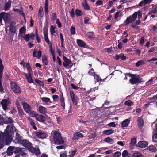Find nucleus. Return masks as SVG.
Segmentation results:
<instances>
[{
    "label": "nucleus",
    "mask_w": 157,
    "mask_h": 157,
    "mask_svg": "<svg viewBox=\"0 0 157 157\" xmlns=\"http://www.w3.org/2000/svg\"><path fill=\"white\" fill-rule=\"evenodd\" d=\"M157 6H155V8L153 10H152L151 11H149L148 13L149 15H150L152 13L155 14L157 12Z\"/></svg>",
    "instance_id": "nucleus-41"
},
{
    "label": "nucleus",
    "mask_w": 157,
    "mask_h": 157,
    "mask_svg": "<svg viewBox=\"0 0 157 157\" xmlns=\"http://www.w3.org/2000/svg\"><path fill=\"white\" fill-rule=\"evenodd\" d=\"M39 111L41 113H44L46 112V108L43 106L39 107Z\"/></svg>",
    "instance_id": "nucleus-39"
},
{
    "label": "nucleus",
    "mask_w": 157,
    "mask_h": 157,
    "mask_svg": "<svg viewBox=\"0 0 157 157\" xmlns=\"http://www.w3.org/2000/svg\"><path fill=\"white\" fill-rule=\"evenodd\" d=\"M57 18V16L56 13H54L52 14L51 18V21L52 22H54L55 20Z\"/></svg>",
    "instance_id": "nucleus-47"
},
{
    "label": "nucleus",
    "mask_w": 157,
    "mask_h": 157,
    "mask_svg": "<svg viewBox=\"0 0 157 157\" xmlns=\"http://www.w3.org/2000/svg\"><path fill=\"white\" fill-rule=\"evenodd\" d=\"M147 149L152 152H155L156 151V148L153 145L149 146Z\"/></svg>",
    "instance_id": "nucleus-29"
},
{
    "label": "nucleus",
    "mask_w": 157,
    "mask_h": 157,
    "mask_svg": "<svg viewBox=\"0 0 157 157\" xmlns=\"http://www.w3.org/2000/svg\"><path fill=\"white\" fill-rule=\"evenodd\" d=\"M124 105L128 106H132L134 105V102L131 100H128L125 102Z\"/></svg>",
    "instance_id": "nucleus-34"
},
{
    "label": "nucleus",
    "mask_w": 157,
    "mask_h": 157,
    "mask_svg": "<svg viewBox=\"0 0 157 157\" xmlns=\"http://www.w3.org/2000/svg\"><path fill=\"white\" fill-rule=\"evenodd\" d=\"M56 23L57 24L59 28H60L62 27V24L59 19H57Z\"/></svg>",
    "instance_id": "nucleus-57"
},
{
    "label": "nucleus",
    "mask_w": 157,
    "mask_h": 157,
    "mask_svg": "<svg viewBox=\"0 0 157 157\" xmlns=\"http://www.w3.org/2000/svg\"><path fill=\"white\" fill-rule=\"evenodd\" d=\"M104 141L109 144H113L114 143V140L113 139L109 137L105 138Z\"/></svg>",
    "instance_id": "nucleus-28"
},
{
    "label": "nucleus",
    "mask_w": 157,
    "mask_h": 157,
    "mask_svg": "<svg viewBox=\"0 0 157 157\" xmlns=\"http://www.w3.org/2000/svg\"><path fill=\"white\" fill-rule=\"evenodd\" d=\"M95 4L97 5H100L103 4V1L101 0H98L96 2Z\"/></svg>",
    "instance_id": "nucleus-64"
},
{
    "label": "nucleus",
    "mask_w": 157,
    "mask_h": 157,
    "mask_svg": "<svg viewBox=\"0 0 157 157\" xmlns=\"http://www.w3.org/2000/svg\"><path fill=\"white\" fill-rule=\"evenodd\" d=\"M114 132V130L113 129H108L104 131L103 133L104 134L109 135L112 134Z\"/></svg>",
    "instance_id": "nucleus-27"
},
{
    "label": "nucleus",
    "mask_w": 157,
    "mask_h": 157,
    "mask_svg": "<svg viewBox=\"0 0 157 157\" xmlns=\"http://www.w3.org/2000/svg\"><path fill=\"white\" fill-rule=\"evenodd\" d=\"M136 143V138H132L130 142V146H133L135 145Z\"/></svg>",
    "instance_id": "nucleus-38"
},
{
    "label": "nucleus",
    "mask_w": 157,
    "mask_h": 157,
    "mask_svg": "<svg viewBox=\"0 0 157 157\" xmlns=\"http://www.w3.org/2000/svg\"><path fill=\"white\" fill-rule=\"evenodd\" d=\"M94 33L92 32H90L87 34V36L89 38H92L94 37Z\"/></svg>",
    "instance_id": "nucleus-50"
},
{
    "label": "nucleus",
    "mask_w": 157,
    "mask_h": 157,
    "mask_svg": "<svg viewBox=\"0 0 157 157\" xmlns=\"http://www.w3.org/2000/svg\"><path fill=\"white\" fill-rule=\"evenodd\" d=\"M11 87L12 91L16 94H18L21 92L20 87L15 82L11 83Z\"/></svg>",
    "instance_id": "nucleus-5"
},
{
    "label": "nucleus",
    "mask_w": 157,
    "mask_h": 157,
    "mask_svg": "<svg viewBox=\"0 0 157 157\" xmlns=\"http://www.w3.org/2000/svg\"><path fill=\"white\" fill-rule=\"evenodd\" d=\"M142 15L141 11L140 10L135 12L132 16H130L127 17L124 22L125 25H126L134 21L136 18L137 15L138 19H140L142 17Z\"/></svg>",
    "instance_id": "nucleus-2"
},
{
    "label": "nucleus",
    "mask_w": 157,
    "mask_h": 157,
    "mask_svg": "<svg viewBox=\"0 0 157 157\" xmlns=\"http://www.w3.org/2000/svg\"><path fill=\"white\" fill-rule=\"evenodd\" d=\"M60 37L61 41V44H64V39L63 34L62 33H60Z\"/></svg>",
    "instance_id": "nucleus-56"
},
{
    "label": "nucleus",
    "mask_w": 157,
    "mask_h": 157,
    "mask_svg": "<svg viewBox=\"0 0 157 157\" xmlns=\"http://www.w3.org/2000/svg\"><path fill=\"white\" fill-rule=\"evenodd\" d=\"M27 150L25 148L16 147L14 152L18 153L22 156L23 157H26L27 156Z\"/></svg>",
    "instance_id": "nucleus-4"
},
{
    "label": "nucleus",
    "mask_w": 157,
    "mask_h": 157,
    "mask_svg": "<svg viewBox=\"0 0 157 157\" xmlns=\"http://www.w3.org/2000/svg\"><path fill=\"white\" fill-rule=\"evenodd\" d=\"M21 144L27 148L29 151H31V148L33 147L32 144L28 140L25 139L23 140Z\"/></svg>",
    "instance_id": "nucleus-7"
},
{
    "label": "nucleus",
    "mask_w": 157,
    "mask_h": 157,
    "mask_svg": "<svg viewBox=\"0 0 157 157\" xmlns=\"http://www.w3.org/2000/svg\"><path fill=\"white\" fill-rule=\"evenodd\" d=\"M121 153L119 151H117L113 153V157H119L121 156Z\"/></svg>",
    "instance_id": "nucleus-59"
},
{
    "label": "nucleus",
    "mask_w": 157,
    "mask_h": 157,
    "mask_svg": "<svg viewBox=\"0 0 157 157\" xmlns=\"http://www.w3.org/2000/svg\"><path fill=\"white\" fill-rule=\"evenodd\" d=\"M67 152L66 151H64L63 153H61L60 154V157H67Z\"/></svg>",
    "instance_id": "nucleus-63"
},
{
    "label": "nucleus",
    "mask_w": 157,
    "mask_h": 157,
    "mask_svg": "<svg viewBox=\"0 0 157 157\" xmlns=\"http://www.w3.org/2000/svg\"><path fill=\"white\" fill-rule=\"evenodd\" d=\"M50 49L51 51V53L52 56H55V52L54 50L52 49V47L51 44L50 45Z\"/></svg>",
    "instance_id": "nucleus-53"
},
{
    "label": "nucleus",
    "mask_w": 157,
    "mask_h": 157,
    "mask_svg": "<svg viewBox=\"0 0 157 157\" xmlns=\"http://www.w3.org/2000/svg\"><path fill=\"white\" fill-rule=\"evenodd\" d=\"M136 74H134V76L132 77L129 80V82L132 85L136 84L138 85V77H139V75L136 76Z\"/></svg>",
    "instance_id": "nucleus-9"
},
{
    "label": "nucleus",
    "mask_w": 157,
    "mask_h": 157,
    "mask_svg": "<svg viewBox=\"0 0 157 157\" xmlns=\"http://www.w3.org/2000/svg\"><path fill=\"white\" fill-rule=\"evenodd\" d=\"M70 30L71 35H74L75 33V29L74 27L72 26Z\"/></svg>",
    "instance_id": "nucleus-48"
},
{
    "label": "nucleus",
    "mask_w": 157,
    "mask_h": 157,
    "mask_svg": "<svg viewBox=\"0 0 157 157\" xmlns=\"http://www.w3.org/2000/svg\"><path fill=\"white\" fill-rule=\"evenodd\" d=\"M48 59L47 57L45 56H43L42 57V61L44 64L46 65L48 64Z\"/></svg>",
    "instance_id": "nucleus-40"
},
{
    "label": "nucleus",
    "mask_w": 157,
    "mask_h": 157,
    "mask_svg": "<svg viewBox=\"0 0 157 157\" xmlns=\"http://www.w3.org/2000/svg\"><path fill=\"white\" fill-rule=\"evenodd\" d=\"M138 124L139 127H141L143 126L144 125L143 120L141 119H138Z\"/></svg>",
    "instance_id": "nucleus-44"
},
{
    "label": "nucleus",
    "mask_w": 157,
    "mask_h": 157,
    "mask_svg": "<svg viewBox=\"0 0 157 157\" xmlns=\"http://www.w3.org/2000/svg\"><path fill=\"white\" fill-rule=\"evenodd\" d=\"M70 14L71 17L73 18L75 17V12L74 9L72 8L71 11L70 12Z\"/></svg>",
    "instance_id": "nucleus-51"
},
{
    "label": "nucleus",
    "mask_w": 157,
    "mask_h": 157,
    "mask_svg": "<svg viewBox=\"0 0 157 157\" xmlns=\"http://www.w3.org/2000/svg\"><path fill=\"white\" fill-rule=\"evenodd\" d=\"M120 58L121 60H124L126 59V57L124 55V54H120Z\"/></svg>",
    "instance_id": "nucleus-58"
},
{
    "label": "nucleus",
    "mask_w": 157,
    "mask_h": 157,
    "mask_svg": "<svg viewBox=\"0 0 157 157\" xmlns=\"http://www.w3.org/2000/svg\"><path fill=\"white\" fill-rule=\"evenodd\" d=\"M70 95L71 100L74 99H78V97L75 95L74 92L71 90L70 91Z\"/></svg>",
    "instance_id": "nucleus-30"
},
{
    "label": "nucleus",
    "mask_w": 157,
    "mask_h": 157,
    "mask_svg": "<svg viewBox=\"0 0 157 157\" xmlns=\"http://www.w3.org/2000/svg\"><path fill=\"white\" fill-rule=\"evenodd\" d=\"M128 155V153L126 150H124L122 153V157H126Z\"/></svg>",
    "instance_id": "nucleus-52"
},
{
    "label": "nucleus",
    "mask_w": 157,
    "mask_h": 157,
    "mask_svg": "<svg viewBox=\"0 0 157 157\" xmlns=\"http://www.w3.org/2000/svg\"><path fill=\"white\" fill-rule=\"evenodd\" d=\"M51 134L53 136V139L56 144H62L64 143V140L61 134L58 131H53Z\"/></svg>",
    "instance_id": "nucleus-3"
},
{
    "label": "nucleus",
    "mask_w": 157,
    "mask_h": 157,
    "mask_svg": "<svg viewBox=\"0 0 157 157\" xmlns=\"http://www.w3.org/2000/svg\"><path fill=\"white\" fill-rule=\"evenodd\" d=\"M10 104V101L8 99H3L1 102V104L3 108V109L5 111L7 110L8 109V106Z\"/></svg>",
    "instance_id": "nucleus-8"
},
{
    "label": "nucleus",
    "mask_w": 157,
    "mask_h": 157,
    "mask_svg": "<svg viewBox=\"0 0 157 157\" xmlns=\"http://www.w3.org/2000/svg\"><path fill=\"white\" fill-rule=\"evenodd\" d=\"M144 63H145L144 60H140L138 61L136 63V67H138L139 66L143 65Z\"/></svg>",
    "instance_id": "nucleus-43"
},
{
    "label": "nucleus",
    "mask_w": 157,
    "mask_h": 157,
    "mask_svg": "<svg viewBox=\"0 0 157 157\" xmlns=\"http://www.w3.org/2000/svg\"><path fill=\"white\" fill-rule=\"evenodd\" d=\"M55 27L53 25L51 26L50 29V31L51 35H53L54 33H56L55 30Z\"/></svg>",
    "instance_id": "nucleus-45"
},
{
    "label": "nucleus",
    "mask_w": 157,
    "mask_h": 157,
    "mask_svg": "<svg viewBox=\"0 0 157 157\" xmlns=\"http://www.w3.org/2000/svg\"><path fill=\"white\" fill-rule=\"evenodd\" d=\"M48 0H45L44 3V12L46 15V16L48 17Z\"/></svg>",
    "instance_id": "nucleus-24"
},
{
    "label": "nucleus",
    "mask_w": 157,
    "mask_h": 157,
    "mask_svg": "<svg viewBox=\"0 0 157 157\" xmlns=\"http://www.w3.org/2000/svg\"><path fill=\"white\" fill-rule=\"evenodd\" d=\"M26 67L27 69V71L28 72V73H31V68L30 65L29 63H27L26 64Z\"/></svg>",
    "instance_id": "nucleus-46"
},
{
    "label": "nucleus",
    "mask_w": 157,
    "mask_h": 157,
    "mask_svg": "<svg viewBox=\"0 0 157 157\" xmlns=\"http://www.w3.org/2000/svg\"><path fill=\"white\" fill-rule=\"evenodd\" d=\"M13 122V120L10 117H8L4 120V122L6 124L11 123Z\"/></svg>",
    "instance_id": "nucleus-36"
},
{
    "label": "nucleus",
    "mask_w": 157,
    "mask_h": 157,
    "mask_svg": "<svg viewBox=\"0 0 157 157\" xmlns=\"http://www.w3.org/2000/svg\"><path fill=\"white\" fill-rule=\"evenodd\" d=\"M15 140L16 142H17L20 144L21 143L22 140H21V136L18 133H16Z\"/></svg>",
    "instance_id": "nucleus-25"
},
{
    "label": "nucleus",
    "mask_w": 157,
    "mask_h": 157,
    "mask_svg": "<svg viewBox=\"0 0 157 157\" xmlns=\"http://www.w3.org/2000/svg\"><path fill=\"white\" fill-rule=\"evenodd\" d=\"M34 134L38 137L42 139L46 138L47 135V134L44 133L43 131H40L39 132H34Z\"/></svg>",
    "instance_id": "nucleus-11"
},
{
    "label": "nucleus",
    "mask_w": 157,
    "mask_h": 157,
    "mask_svg": "<svg viewBox=\"0 0 157 157\" xmlns=\"http://www.w3.org/2000/svg\"><path fill=\"white\" fill-rule=\"evenodd\" d=\"M11 6L10 2H8L5 5L4 9L5 10H7Z\"/></svg>",
    "instance_id": "nucleus-42"
},
{
    "label": "nucleus",
    "mask_w": 157,
    "mask_h": 157,
    "mask_svg": "<svg viewBox=\"0 0 157 157\" xmlns=\"http://www.w3.org/2000/svg\"><path fill=\"white\" fill-rule=\"evenodd\" d=\"M148 145V142L145 141H139L137 144V145L141 148L146 147Z\"/></svg>",
    "instance_id": "nucleus-18"
},
{
    "label": "nucleus",
    "mask_w": 157,
    "mask_h": 157,
    "mask_svg": "<svg viewBox=\"0 0 157 157\" xmlns=\"http://www.w3.org/2000/svg\"><path fill=\"white\" fill-rule=\"evenodd\" d=\"M16 147L14 146H9L7 150V155H11L13 153V150L15 151Z\"/></svg>",
    "instance_id": "nucleus-21"
},
{
    "label": "nucleus",
    "mask_w": 157,
    "mask_h": 157,
    "mask_svg": "<svg viewBox=\"0 0 157 157\" xmlns=\"http://www.w3.org/2000/svg\"><path fill=\"white\" fill-rule=\"evenodd\" d=\"M75 15L77 17L82 16L83 15V13L81 10L79 9H76L75 10Z\"/></svg>",
    "instance_id": "nucleus-31"
},
{
    "label": "nucleus",
    "mask_w": 157,
    "mask_h": 157,
    "mask_svg": "<svg viewBox=\"0 0 157 157\" xmlns=\"http://www.w3.org/2000/svg\"><path fill=\"white\" fill-rule=\"evenodd\" d=\"M130 123V120L128 119H126L124 120L122 123L121 127H127Z\"/></svg>",
    "instance_id": "nucleus-26"
},
{
    "label": "nucleus",
    "mask_w": 157,
    "mask_h": 157,
    "mask_svg": "<svg viewBox=\"0 0 157 157\" xmlns=\"http://www.w3.org/2000/svg\"><path fill=\"white\" fill-rule=\"evenodd\" d=\"M31 150L29 151L32 153H34L36 155H38L40 154V150L37 147L34 148L32 147Z\"/></svg>",
    "instance_id": "nucleus-20"
},
{
    "label": "nucleus",
    "mask_w": 157,
    "mask_h": 157,
    "mask_svg": "<svg viewBox=\"0 0 157 157\" xmlns=\"http://www.w3.org/2000/svg\"><path fill=\"white\" fill-rule=\"evenodd\" d=\"M26 78L28 82L29 83L33 82V81L31 77V73H28V76Z\"/></svg>",
    "instance_id": "nucleus-35"
},
{
    "label": "nucleus",
    "mask_w": 157,
    "mask_h": 157,
    "mask_svg": "<svg viewBox=\"0 0 157 157\" xmlns=\"http://www.w3.org/2000/svg\"><path fill=\"white\" fill-rule=\"evenodd\" d=\"M43 8L41 6L40 7L38 11V16L40 17H42L43 14L42 12L43 11Z\"/></svg>",
    "instance_id": "nucleus-49"
},
{
    "label": "nucleus",
    "mask_w": 157,
    "mask_h": 157,
    "mask_svg": "<svg viewBox=\"0 0 157 157\" xmlns=\"http://www.w3.org/2000/svg\"><path fill=\"white\" fill-rule=\"evenodd\" d=\"M132 157H144V156L141 153L137 152L133 154Z\"/></svg>",
    "instance_id": "nucleus-33"
},
{
    "label": "nucleus",
    "mask_w": 157,
    "mask_h": 157,
    "mask_svg": "<svg viewBox=\"0 0 157 157\" xmlns=\"http://www.w3.org/2000/svg\"><path fill=\"white\" fill-rule=\"evenodd\" d=\"M30 35L28 34L25 35L24 39L26 41L28 42L29 40Z\"/></svg>",
    "instance_id": "nucleus-60"
},
{
    "label": "nucleus",
    "mask_w": 157,
    "mask_h": 157,
    "mask_svg": "<svg viewBox=\"0 0 157 157\" xmlns=\"http://www.w3.org/2000/svg\"><path fill=\"white\" fill-rule=\"evenodd\" d=\"M32 113L36 117V119L39 121L41 122H44V117L41 115H37L36 114V112L33 111Z\"/></svg>",
    "instance_id": "nucleus-16"
},
{
    "label": "nucleus",
    "mask_w": 157,
    "mask_h": 157,
    "mask_svg": "<svg viewBox=\"0 0 157 157\" xmlns=\"http://www.w3.org/2000/svg\"><path fill=\"white\" fill-rule=\"evenodd\" d=\"M71 87L74 89L75 90H78L79 89V87L78 86H76L73 83H71Z\"/></svg>",
    "instance_id": "nucleus-62"
},
{
    "label": "nucleus",
    "mask_w": 157,
    "mask_h": 157,
    "mask_svg": "<svg viewBox=\"0 0 157 157\" xmlns=\"http://www.w3.org/2000/svg\"><path fill=\"white\" fill-rule=\"evenodd\" d=\"M22 105L25 111L27 113H29L31 107L25 102H23Z\"/></svg>",
    "instance_id": "nucleus-23"
},
{
    "label": "nucleus",
    "mask_w": 157,
    "mask_h": 157,
    "mask_svg": "<svg viewBox=\"0 0 157 157\" xmlns=\"http://www.w3.org/2000/svg\"><path fill=\"white\" fill-rule=\"evenodd\" d=\"M48 22L46 23L45 26L43 29V33L44 36V39L46 42L49 44V41L48 37Z\"/></svg>",
    "instance_id": "nucleus-6"
},
{
    "label": "nucleus",
    "mask_w": 157,
    "mask_h": 157,
    "mask_svg": "<svg viewBox=\"0 0 157 157\" xmlns=\"http://www.w3.org/2000/svg\"><path fill=\"white\" fill-rule=\"evenodd\" d=\"M13 132V128L12 126H7L4 133L0 132V150L2 147L1 142H10L12 140L11 136Z\"/></svg>",
    "instance_id": "nucleus-1"
},
{
    "label": "nucleus",
    "mask_w": 157,
    "mask_h": 157,
    "mask_svg": "<svg viewBox=\"0 0 157 157\" xmlns=\"http://www.w3.org/2000/svg\"><path fill=\"white\" fill-rule=\"evenodd\" d=\"M63 59L64 61L63 63V64L64 67H68L69 66L70 64H71V61L70 60L64 56H63Z\"/></svg>",
    "instance_id": "nucleus-13"
},
{
    "label": "nucleus",
    "mask_w": 157,
    "mask_h": 157,
    "mask_svg": "<svg viewBox=\"0 0 157 157\" xmlns=\"http://www.w3.org/2000/svg\"><path fill=\"white\" fill-rule=\"evenodd\" d=\"M3 69V66L2 64V61L1 59H0V73L2 71ZM1 77L2 76L0 75V92L2 93L3 92V89L2 87V85L1 84Z\"/></svg>",
    "instance_id": "nucleus-14"
},
{
    "label": "nucleus",
    "mask_w": 157,
    "mask_h": 157,
    "mask_svg": "<svg viewBox=\"0 0 157 157\" xmlns=\"http://www.w3.org/2000/svg\"><path fill=\"white\" fill-rule=\"evenodd\" d=\"M0 14L5 23H8L10 21V14L5 12H2Z\"/></svg>",
    "instance_id": "nucleus-10"
},
{
    "label": "nucleus",
    "mask_w": 157,
    "mask_h": 157,
    "mask_svg": "<svg viewBox=\"0 0 157 157\" xmlns=\"http://www.w3.org/2000/svg\"><path fill=\"white\" fill-rule=\"evenodd\" d=\"M33 57H37V58L39 59L41 56V52L40 50L37 52L36 49H34L33 51Z\"/></svg>",
    "instance_id": "nucleus-19"
},
{
    "label": "nucleus",
    "mask_w": 157,
    "mask_h": 157,
    "mask_svg": "<svg viewBox=\"0 0 157 157\" xmlns=\"http://www.w3.org/2000/svg\"><path fill=\"white\" fill-rule=\"evenodd\" d=\"M16 23L14 21L11 22L10 24L9 30L12 33H14L16 32Z\"/></svg>",
    "instance_id": "nucleus-15"
},
{
    "label": "nucleus",
    "mask_w": 157,
    "mask_h": 157,
    "mask_svg": "<svg viewBox=\"0 0 157 157\" xmlns=\"http://www.w3.org/2000/svg\"><path fill=\"white\" fill-rule=\"evenodd\" d=\"M94 75L93 76V77L95 79V83H96L97 82H99V85L100 84L101 82H104L105 81L106 79V78H105L103 79H102L101 77L99 76V75H97L96 73H94Z\"/></svg>",
    "instance_id": "nucleus-12"
},
{
    "label": "nucleus",
    "mask_w": 157,
    "mask_h": 157,
    "mask_svg": "<svg viewBox=\"0 0 157 157\" xmlns=\"http://www.w3.org/2000/svg\"><path fill=\"white\" fill-rule=\"evenodd\" d=\"M153 79L154 78H151L146 83V86H148L149 85L151 84V83L153 81Z\"/></svg>",
    "instance_id": "nucleus-54"
},
{
    "label": "nucleus",
    "mask_w": 157,
    "mask_h": 157,
    "mask_svg": "<svg viewBox=\"0 0 157 157\" xmlns=\"http://www.w3.org/2000/svg\"><path fill=\"white\" fill-rule=\"evenodd\" d=\"M153 79L154 78H151L146 83V86H148L149 85L151 84V83L153 81Z\"/></svg>",
    "instance_id": "nucleus-55"
},
{
    "label": "nucleus",
    "mask_w": 157,
    "mask_h": 157,
    "mask_svg": "<svg viewBox=\"0 0 157 157\" xmlns=\"http://www.w3.org/2000/svg\"><path fill=\"white\" fill-rule=\"evenodd\" d=\"M17 108L18 111V113L19 114V115L21 116H21L23 115V112L22 110V109H20L19 107L17 106Z\"/></svg>",
    "instance_id": "nucleus-61"
},
{
    "label": "nucleus",
    "mask_w": 157,
    "mask_h": 157,
    "mask_svg": "<svg viewBox=\"0 0 157 157\" xmlns=\"http://www.w3.org/2000/svg\"><path fill=\"white\" fill-rule=\"evenodd\" d=\"M82 5L86 10H90V7L87 2H84L82 3Z\"/></svg>",
    "instance_id": "nucleus-37"
},
{
    "label": "nucleus",
    "mask_w": 157,
    "mask_h": 157,
    "mask_svg": "<svg viewBox=\"0 0 157 157\" xmlns=\"http://www.w3.org/2000/svg\"><path fill=\"white\" fill-rule=\"evenodd\" d=\"M61 94L60 95V101L61 105L63 107V109L65 108V104L64 102V98L63 97V93L61 92Z\"/></svg>",
    "instance_id": "nucleus-22"
},
{
    "label": "nucleus",
    "mask_w": 157,
    "mask_h": 157,
    "mask_svg": "<svg viewBox=\"0 0 157 157\" xmlns=\"http://www.w3.org/2000/svg\"><path fill=\"white\" fill-rule=\"evenodd\" d=\"M77 43L78 45L81 47L87 48L88 46L86 45V43L81 39H77Z\"/></svg>",
    "instance_id": "nucleus-17"
},
{
    "label": "nucleus",
    "mask_w": 157,
    "mask_h": 157,
    "mask_svg": "<svg viewBox=\"0 0 157 157\" xmlns=\"http://www.w3.org/2000/svg\"><path fill=\"white\" fill-rule=\"evenodd\" d=\"M26 32V29L24 27H22L19 30V35L22 36L23 34H25Z\"/></svg>",
    "instance_id": "nucleus-32"
}]
</instances>
